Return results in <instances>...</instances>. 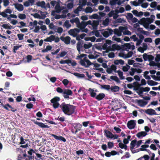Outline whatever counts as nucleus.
<instances>
[{"label":"nucleus","mask_w":160,"mask_h":160,"mask_svg":"<svg viewBox=\"0 0 160 160\" xmlns=\"http://www.w3.org/2000/svg\"><path fill=\"white\" fill-rule=\"evenodd\" d=\"M60 100V98L58 97H55L51 99L50 102L53 104L52 106L54 108H57L59 107L63 113L68 116L74 113L76 109L75 106L70 104H66L64 102L60 105L58 102Z\"/></svg>","instance_id":"obj_1"},{"label":"nucleus","mask_w":160,"mask_h":160,"mask_svg":"<svg viewBox=\"0 0 160 160\" xmlns=\"http://www.w3.org/2000/svg\"><path fill=\"white\" fill-rule=\"evenodd\" d=\"M82 127V125L79 123H73L71 128V132L72 133L76 134L81 130Z\"/></svg>","instance_id":"obj_2"},{"label":"nucleus","mask_w":160,"mask_h":160,"mask_svg":"<svg viewBox=\"0 0 160 160\" xmlns=\"http://www.w3.org/2000/svg\"><path fill=\"white\" fill-rule=\"evenodd\" d=\"M80 63L82 66L86 68L88 67L90 65L93 64L87 59V57H85L83 59H81Z\"/></svg>","instance_id":"obj_3"},{"label":"nucleus","mask_w":160,"mask_h":160,"mask_svg":"<svg viewBox=\"0 0 160 160\" xmlns=\"http://www.w3.org/2000/svg\"><path fill=\"white\" fill-rule=\"evenodd\" d=\"M72 92L69 89H65L63 92V96L65 98H69V96H72Z\"/></svg>","instance_id":"obj_4"},{"label":"nucleus","mask_w":160,"mask_h":160,"mask_svg":"<svg viewBox=\"0 0 160 160\" xmlns=\"http://www.w3.org/2000/svg\"><path fill=\"white\" fill-rule=\"evenodd\" d=\"M80 29L77 28H75L73 29H71L68 31V32L69 35L72 36L73 37H75L77 35V33L80 32Z\"/></svg>","instance_id":"obj_5"},{"label":"nucleus","mask_w":160,"mask_h":160,"mask_svg":"<svg viewBox=\"0 0 160 160\" xmlns=\"http://www.w3.org/2000/svg\"><path fill=\"white\" fill-rule=\"evenodd\" d=\"M12 12V11L10 8H9V7H8V8L6 9L4 11L2 12L0 11V15H1L3 18L7 17V16H9L7 13L11 14Z\"/></svg>","instance_id":"obj_6"},{"label":"nucleus","mask_w":160,"mask_h":160,"mask_svg":"<svg viewBox=\"0 0 160 160\" xmlns=\"http://www.w3.org/2000/svg\"><path fill=\"white\" fill-rule=\"evenodd\" d=\"M108 31H104L102 32L103 36L105 38H108L110 35L112 34L113 30L111 28H108L107 29Z\"/></svg>","instance_id":"obj_7"},{"label":"nucleus","mask_w":160,"mask_h":160,"mask_svg":"<svg viewBox=\"0 0 160 160\" xmlns=\"http://www.w3.org/2000/svg\"><path fill=\"white\" fill-rule=\"evenodd\" d=\"M136 125L135 121L133 120H131L128 122L127 126L129 129H132L134 128Z\"/></svg>","instance_id":"obj_8"},{"label":"nucleus","mask_w":160,"mask_h":160,"mask_svg":"<svg viewBox=\"0 0 160 160\" xmlns=\"http://www.w3.org/2000/svg\"><path fill=\"white\" fill-rule=\"evenodd\" d=\"M28 159L27 157V154L26 152L23 153H20L18 155L17 160H27Z\"/></svg>","instance_id":"obj_9"},{"label":"nucleus","mask_w":160,"mask_h":160,"mask_svg":"<svg viewBox=\"0 0 160 160\" xmlns=\"http://www.w3.org/2000/svg\"><path fill=\"white\" fill-rule=\"evenodd\" d=\"M136 100L138 105L141 107H144L148 102V101H145L143 100Z\"/></svg>","instance_id":"obj_10"},{"label":"nucleus","mask_w":160,"mask_h":160,"mask_svg":"<svg viewBox=\"0 0 160 160\" xmlns=\"http://www.w3.org/2000/svg\"><path fill=\"white\" fill-rule=\"evenodd\" d=\"M28 153L29 155H27V157L28 158L27 160H31L34 159V157L32 156V154L33 153H36V152L33 149H30L28 151Z\"/></svg>","instance_id":"obj_11"},{"label":"nucleus","mask_w":160,"mask_h":160,"mask_svg":"<svg viewBox=\"0 0 160 160\" xmlns=\"http://www.w3.org/2000/svg\"><path fill=\"white\" fill-rule=\"evenodd\" d=\"M60 39L67 44H68L70 43L71 38L69 36H66L64 37L63 36H61L60 37Z\"/></svg>","instance_id":"obj_12"},{"label":"nucleus","mask_w":160,"mask_h":160,"mask_svg":"<svg viewBox=\"0 0 160 160\" xmlns=\"http://www.w3.org/2000/svg\"><path fill=\"white\" fill-rule=\"evenodd\" d=\"M15 8L18 11H22L23 10L24 8L23 6L21 4H19L18 3H14L13 4Z\"/></svg>","instance_id":"obj_13"},{"label":"nucleus","mask_w":160,"mask_h":160,"mask_svg":"<svg viewBox=\"0 0 160 160\" xmlns=\"http://www.w3.org/2000/svg\"><path fill=\"white\" fill-rule=\"evenodd\" d=\"M4 109H6L7 110L9 111L10 110L8 108V107L11 108V110L13 112H15L17 111V109L16 108H15L13 107H12L11 105H10L8 103L6 104L5 105H4Z\"/></svg>","instance_id":"obj_14"},{"label":"nucleus","mask_w":160,"mask_h":160,"mask_svg":"<svg viewBox=\"0 0 160 160\" xmlns=\"http://www.w3.org/2000/svg\"><path fill=\"white\" fill-rule=\"evenodd\" d=\"M51 135L57 140L62 141L64 142H66V139L64 137L62 136H58L54 134H52Z\"/></svg>","instance_id":"obj_15"},{"label":"nucleus","mask_w":160,"mask_h":160,"mask_svg":"<svg viewBox=\"0 0 160 160\" xmlns=\"http://www.w3.org/2000/svg\"><path fill=\"white\" fill-rule=\"evenodd\" d=\"M145 112L146 113L150 115L157 114L155 111L154 109L152 108L147 109L145 111Z\"/></svg>","instance_id":"obj_16"},{"label":"nucleus","mask_w":160,"mask_h":160,"mask_svg":"<svg viewBox=\"0 0 160 160\" xmlns=\"http://www.w3.org/2000/svg\"><path fill=\"white\" fill-rule=\"evenodd\" d=\"M33 122L36 124L38 125L40 127L42 128H49V127L47 125L44 124L42 122H39L35 120L33 121Z\"/></svg>","instance_id":"obj_17"},{"label":"nucleus","mask_w":160,"mask_h":160,"mask_svg":"<svg viewBox=\"0 0 160 160\" xmlns=\"http://www.w3.org/2000/svg\"><path fill=\"white\" fill-rule=\"evenodd\" d=\"M104 135L108 138L111 139L112 133L108 130L105 129L104 131Z\"/></svg>","instance_id":"obj_18"},{"label":"nucleus","mask_w":160,"mask_h":160,"mask_svg":"<svg viewBox=\"0 0 160 160\" xmlns=\"http://www.w3.org/2000/svg\"><path fill=\"white\" fill-rule=\"evenodd\" d=\"M55 8L56 10V12L58 13L61 12L62 10L63 9V7H61L60 4L57 3L55 6Z\"/></svg>","instance_id":"obj_19"},{"label":"nucleus","mask_w":160,"mask_h":160,"mask_svg":"<svg viewBox=\"0 0 160 160\" xmlns=\"http://www.w3.org/2000/svg\"><path fill=\"white\" fill-rule=\"evenodd\" d=\"M105 97V94L103 93H100L95 98L98 101H100L102 100Z\"/></svg>","instance_id":"obj_20"},{"label":"nucleus","mask_w":160,"mask_h":160,"mask_svg":"<svg viewBox=\"0 0 160 160\" xmlns=\"http://www.w3.org/2000/svg\"><path fill=\"white\" fill-rule=\"evenodd\" d=\"M83 44V41H79L77 43V48L78 51L80 52V48L82 47Z\"/></svg>","instance_id":"obj_21"},{"label":"nucleus","mask_w":160,"mask_h":160,"mask_svg":"<svg viewBox=\"0 0 160 160\" xmlns=\"http://www.w3.org/2000/svg\"><path fill=\"white\" fill-rule=\"evenodd\" d=\"M101 87L100 88L101 89H104L107 91H109L110 89V86L108 85H101L100 84H98Z\"/></svg>","instance_id":"obj_22"},{"label":"nucleus","mask_w":160,"mask_h":160,"mask_svg":"<svg viewBox=\"0 0 160 160\" xmlns=\"http://www.w3.org/2000/svg\"><path fill=\"white\" fill-rule=\"evenodd\" d=\"M114 63L115 65H118L120 64L123 65L124 64V62L122 59L116 60L114 61Z\"/></svg>","instance_id":"obj_23"},{"label":"nucleus","mask_w":160,"mask_h":160,"mask_svg":"<svg viewBox=\"0 0 160 160\" xmlns=\"http://www.w3.org/2000/svg\"><path fill=\"white\" fill-rule=\"evenodd\" d=\"M55 39V36L54 35H51L49 37H47L44 40L45 42H51L52 41H54Z\"/></svg>","instance_id":"obj_24"},{"label":"nucleus","mask_w":160,"mask_h":160,"mask_svg":"<svg viewBox=\"0 0 160 160\" xmlns=\"http://www.w3.org/2000/svg\"><path fill=\"white\" fill-rule=\"evenodd\" d=\"M99 24V22L98 21L94 20L93 21L92 26L94 30H96L97 29Z\"/></svg>","instance_id":"obj_25"},{"label":"nucleus","mask_w":160,"mask_h":160,"mask_svg":"<svg viewBox=\"0 0 160 160\" xmlns=\"http://www.w3.org/2000/svg\"><path fill=\"white\" fill-rule=\"evenodd\" d=\"M110 88L111 91L113 92H118L120 89V88L117 86H112Z\"/></svg>","instance_id":"obj_26"},{"label":"nucleus","mask_w":160,"mask_h":160,"mask_svg":"<svg viewBox=\"0 0 160 160\" xmlns=\"http://www.w3.org/2000/svg\"><path fill=\"white\" fill-rule=\"evenodd\" d=\"M147 134V133L144 131H142L138 132L136 135L138 138H140L142 137H145Z\"/></svg>","instance_id":"obj_27"},{"label":"nucleus","mask_w":160,"mask_h":160,"mask_svg":"<svg viewBox=\"0 0 160 160\" xmlns=\"http://www.w3.org/2000/svg\"><path fill=\"white\" fill-rule=\"evenodd\" d=\"M87 26L86 22H82L81 23H80L79 25H78V27L80 28L81 29H82L84 28Z\"/></svg>","instance_id":"obj_28"},{"label":"nucleus","mask_w":160,"mask_h":160,"mask_svg":"<svg viewBox=\"0 0 160 160\" xmlns=\"http://www.w3.org/2000/svg\"><path fill=\"white\" fill-rule=\"evenodd\" d=\"M137 141L136 139H134L130 143V145L131 146L130 147V149L134 148L135 145H137Z\"/></svg>","instance_id":"obj_29"},{"label":"nucleus","mask_w":160,"mask_h":160,"mask_svg":"<svg viewBox=\"0 0 160 160\" xmlns=\"http://www.w3.org/2000/svg\"><path fill=\"white\" fill-rule=\"evenodd\" d=\"M36 5L38 6H40L42 8H46L45 5V2L44 1L40 2H38L36 3Z\"/></svg>","instance_id":"obj_30"},{"label":"nucleus","mask_w":160,"mask_h":160,"mask_svg":"<svg viewBox=\"0 0 160 160\" xmlns=\"http://www.w3.org/2000/svg\"><path fill=\"white\" fill-rule=\"evenodd\" d=\"M115 72H117L118 73V75L121 79L123 80L125 79V77L123 76V72L121 71L120 70H118L117 71Z\"/></svg>","instance_id":"obj_31"},{"label":"nucleus","mask_w":160,"mask_h":160,"mask_svg":"<svg viewBox=\"0 0 160 160\" xmlns=\"http://www.w3.org/2000/svg\"><path fill=\"white\" fill-rule=\"evenodd\" d=\"M142 19L143 20H144L145 22H147L148 23H149V24L153 22V20L149 18H143Z\"/></svg>","instance_id":"obj_32"},{"label":"nucleus","mask_w":160,"mask_h":160,"mask_svg":"<svg viewBox=\"0 0 160 160\" xmlns=\"http://www.w3.org/2000/svg\"><path fill=\"white\" fill-rule=\"evenodd\" d=\"M59 62L61 64L67 63L69 65V64L71 63V61L69 59L65 60H61Z\"/></svg>","instance_id":"obj_33"},{"label":"nucleus","mask_w":160,"mask_h":160,"mask_svg":"<svg viewBox=\"0 0 160 160\" xmlns=\"http://www.w3.org/2000/svg\"><path fill=\"white\" fill-rule=\"evenodd\" d=\"M2 27L5 29H11L14 28L12 26L8 25V24H3L2 25Z\"/></svg>","instance_id":"obj_34"},{"label":"nucleus","mask_w":160,"mask_h":160,"mask_svg":"<svg viewBox=\"0 0 160 160\" xmlns=\"http://www.w3.org/2000/svg\"><path fill=\"white\" fill-rule=\"evenodd\" d=\"M147 83L148 85L151 86L156 85L158 83V82H155L152 80L148 81L147 82Z\"/></svg>","instance_id":"obj_35"},{"label":"nucleus","mask_w":160,"mask_h":160,"mask_svg":"<svg viewBox=\"0 0 160 160\" xmlns=\"http://www.w3.org/2000/svg\"><path fill=\"white\" fill-rule=\"evenodd\" d=\"M136 90H138V92H137L139 96L141 97H142L143 96L142 94L143 92V91L141 87L139 88H137L135 89Z\"/></svg>","instance_id":"obj_36"},{"label":"nucleus","mask_w":160,"mask_h":160,"mask_svg":"<svg viewBox=\"0 0 160 160\" xmlns=\"http://www.w3.org/2000/svg\"><path fill=\"white\" fill-rule=\"evenodd\" d=\"M131 136L128 135L127 137V138H124L123 140V142L124 144H127L129 143V140H130Z\"/></svg>","instance_id":"obj_37"},{"label":"nucleus","mask_w":160,"mask_h":160,"mask_svg":"<svg viewBox=\"0 0 160 160\" xmlns=\"http://www.w3.org/2000/svg\"><path fill=\"white\" fill-rule=\"evenodd\" d=\"M110 78L111 79L115 81L116 82L118 83L120 82V81L119 79L116 76H112L110 77Z\"/></svg>","instance_id":"obj_38"},{"label":"nucleus","mask_w":160,"mask_h":160,"mask_svg":"<svg viewBox=\"0 0 160 160\" xmlns=\"http://www.w3.org/2000/svg\"><path fill=\"white\" fill-rule=\"evenodd\" d=\"M113 32H114L115 34L117 35L118 36H121L122 35V33L120 32L118 29L117 28L114 29L113 31Z\"/></svg>","instance_id":"obj_39"},{"label":"nucleus","mask_w":160,"mask_h":160,"mask_svg":"<svg viewBox=\"0 0 160 160\" xmlns=\"http://www.w3.org/2000/svg\"><path fill=\"white\" fill-rule=\"evenodd\" d=\"M109 22V19L108 18H106L103 21L102 24L105 26H107L108 25Z\"/></svg>","instance_id":"obj_40"},{"label":"nucleus","mask_w":160,"mask_h":160,"mask_svg":"<svg viewBox=\"0 0 160 160\" xmlns=\"http://www.w3.org/2000/svg\"><path fill=\"white\" fill-rule=\"evenodd\" d=\"M22 45H16V46H14L13 47V52H14V53H16L17 52L16 51L17 50H18L19 48L21 47H22Z\"/></svg>","instance_id":"obj_41"},{"label":"nucleus","mask_w":160,"mask_h":160,"mask_svg":"<svg viewBox=\"0 0 160 160\" xmlns=\"http://www.w3.org/2000/svg\"><path fill=\"white\" fill-rule=\"evenodd\" d=\"M118 0H110L109 4L112 6H114L117 4Z\"/></svg>","instance_id":"obj_42"},{"label":"nucleus","mask_w":160,"mask_h":160,"mask_svg":"<svg viewBox=\"0 0 160 160\" xmlns=\"http://www.w3.org/2000/svg\"><path fill=\"white\" fill-rule=\"evenodd\" d=\"M92 46V44L91 43L89 42L88 44H84L83 45L84 48L86 49H89Z\"/></svg>","instance_id":"obj_43"},{"label":"nucleus","mask_w":160,"mask_h":160,"mask_svg":"<svg viewBox=\"0 0 160 160\" xmlns=\"http://www.w3.org/2000/svg\"><path fill=\"white\" fill-rule=\"evenodd\" d=\"M149 73V72L148 71H146L144 72V77L146 79L150 80L151 79L150 77L148 75H147Z\"/></svg>","instance_id":"obj_44"},{"label":"nucleus","mask_w":160,"mask_h":160,"mask_svg":"<svg viewBox=\"0 0 160 160\" xmlns=\"http://www.w3.org/2000/svg\"><path fill=\"white\" fill-rule=\"evenodd\" d=\"M85 12L86 13H91L93 12L92 9L91 7H87L85 10Z\"/></svg>","instance_id":"obj_45"},{"label":"nucleus","mask_w":160,"mask_h":160,"mask_svg":"<svg viewBox=\"0 0 160 160\" xmlns=\"http://www.w3.org/2000/svg\"><path fill=\"white\" fill-rule=\"evenodd\" d=\"M89 91H91L90 93V96L92 97H95L96 95V93L94 92V90L93 89H91V88H89L88 90Z\"/></svg>","instance_id":"obj_46"},{"label":"nucleus","mask_w":160,"mask_h":160,"mask_svg":"<svg viewBox=\"0 0 160 160\" xmlns=\"http://www.w3.org/2000/svg\"><path fill=\"white\" fill-rule=\"evenodd\" d=\"M18 17L21 19L23 20L25 19L26 18V15L24 14H19Z\"/></svg>","instance_id":"obj_47"},{"label":"nucleus","mask_w":160,"mask_h":160,"mask_svg":"<svg viewBox=\"0 0 160 160\" xmlns=\"http://www.w3.org/2000/svg\"><path fill=\"white\" fill-rule=\"evenodd\" d=\"M84 133L82 132H80L77 135V136L78 138L80 139H83V137L84 135Z\"/></svg>","instance_id":"obj_48"},{"label":"nucleus","mask_w":160,"mask_h":160,"mask_svg":"<svg viewBox=\"0 0 160 160\" xmlns=\"http://www.w3.org/2000/svg\"><path fill=\"white\" fill-rule=\"evenodd\" d=\"M79 4L82 6H85L86 5L87 2L86 0H79Z\"/></svg>","instance_id":"obj_49"},{"label":"nucleus","mask_w":160,"mask_h":160,"mask_svg":"<svg viewBox=\"0 0 160 160\" xmlns=\"http://www.w3.org/2000/svg\"><path fill=\"white\" fill-rule=\"evenodd\" d=\"M64 26H65L67 28H68L70 27L71 25L69 23V21L67 20L64 22Z\"/></svg>","instance_id":"obj_50"},{"label":"nucleus","mask_w":160,"mask_h":160,"mask_svg":"<svg viewBox=\"0 0 160 160\" xmlns=\"http://www.w3.org/2000/svg\"><path fill=\"white\" fill-rule=\"evenodd\" d=\"M112 50H114L115 49L118 50L120 48V46L117 45L116 44H113L112 46Z\"/></svg>","instance_id":"obj_51"},{"label":"nucleus","mask_w":160,"mask_h":160,"mask_svg":"<svg viewBox=\"0 0 160 160\" xmlns=\"http://www.w3.org/2000/svg\"><path fill=\"white\" fill-rule=\"evenodd\" d=\"M98 15L97 14H94L92 15L89 16V18L90 19H98Z\"/></svg>","instance_id":"obj_52"},{"label":"nucleus","mask_w":160,"mask_h":160,"mask_svg":"<svg viewBox=\"0 0 160 160\" xmlns=\"http://www.w3.org/2000/svg\"><path fill=\"white\" fill-rule=\"evenodd\" d=\"M124 47L125 48V50L128 51L127 49H131V45L129 43H127L124 44Z\"/></svg>","instance_id":"obj_53"},{"label":"nucleus","mask_w":160,"mask_h":160,"mask_svg":"<svg viewBox=\"0 0 160 160\" xmlns=\"http://www.w3.org/2000/svg\"><path fill=\"white\" fill-rule=\"evenodd\" d=\"M126 17L127 19L131 20L133 17V15L131 13H127V16Z\"/></svg>","instance_id":"obj_54"},{"label":"nucleus","mask_w":160,"mask_h":160,"mask_svg":"<svg viewBox=\"0 0 160 160\" xmlns=\"http://www.w3.org/2000/svg\"><path fill=\"white\" fill-rule=\"evenodd\" d=\"M114 143L112 142H108V147L109 148H111L114 147Z\"/></svg>","instance_id":"obj_55"},{"label":"nucleus","mask_w":160,"mask_h":160,"mask_svg":"<svg viewBox=\"0 0 160 160\" xmlns=\"http://www.w3.org/2000/svg\"><path fill=\"white\" fill-rule=\"evenodd\" d=\"M127 66H124L123 67L122 69L124 72H127L130 68V66L128 65H127Z\"/></svg>","instance_id":"obj_56"},{"label":"nucleus","mask_w":160,"mask_h":160,"mask_svg":"<svg viewBox=\"0 0 160 160\" xmlns=\"http://www.w3.org/2000/svg\"><path fill=\"white\" fill-rule=\"evenodd\" d=\"M157 3L156 2H152L150 4V7L152 8H154L156 7L157 6Z\"/></svg>","instance_id":"obj_57"},{"label":"nucleus","mask_w":160,"mask_h":160,"mask_svg":"<svg viewBox=\"0 0 160 160\" xmlns=\"http://www.w3.org/2000/svg\"><path fill=\"white\" fill-rule=\"evenodd\" d=\"M148 56L149 55H148L146 53L143 54L142 57L144 61H147V60H148Z\"/></svg>","instance_id":"obj_58"},{"label":"nucleus","mask_w":160,"mask_h":160,"mask_svg":"<svg viewBox=\"0 0 160 160\" xmlns=\"http://www.w3.org/2000/svg\"><path fill=\"white\" fill-rule=\"evenodd\" d=\"M17 36L19 40H21L23 39L24 34H17Z\"/></svg>","instance_id":"obj_59"},{"label":"nucleus","mask_w":160,"mask_h":160,"mask_svg":"<svg viewBox=\"0 0 160 160\" xmlns=\"http://www.w3.org/2000/svg\"><path fill=\"white\" fill-rule=\"evenodd\" d=\"M19 23L20 24V26H18L19 28H21L23 27H26V23L22 21L19 22Z\"/></svg>","instance_id":"obj_60"},{"label":"nucleus","mask_w":160,"mask_h":160,"mask_svg":"<svg viewBox=\"0 0 160 160\" xmlns=\"http://www.w3.org/2000/svg\"><path fill=\"white\" fill-rule=\"evenodd\" d=\"M92 32L93 33H95L94 34L97 37H99L100 36V33L97 30H93L92 31Z\"/></svg>","instance_id":"obj_61"},{"label":"nucleus","mask_w":160,"mask_h":160,"mask_svg":"<svg viewBox=\"0 0 160 160\" xmlns=\"http://www.w3.org/2000/svg\"><path fill=\"white\" fill-rule=\"evenodd\" d=\"M112 40L117 41L118 42H120L121 41V39L120 38H117L114 36L112 37Z\"/></svg>","instance_id":"obj_62"},{"label":"nucleus","mask_w":160,"mask_h":160,"mask_svg":"<svg viewBox=\"0 0 160 160\" xmlns=\"http://www.w3.org/2000/svg\"><path fill=\"white\" fill-rule=\"evenodd\" d=\"M113 129L118 133H120L121 131V130L119 128L117 127H114Z\"/></svg>","instance_id":"obj_63"},{"label":"nucleus","mask_w":160,"mask_h":160,"mask_svg":"<svg viewBox=\"0 0 160 160\" xmlns=\"http://www.w3.org/2000/svg\"><path fill=\"white\" fill-rule=\"evenodd\" d=\"M155 61L157 62H159L160 61V54L156 55V57L155 58Z\"/></svg>","instance_id":"obj_64"}]
</instances>
